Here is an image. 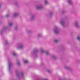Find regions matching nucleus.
<instances>
[{"instance_id": "393cba45", "label": "nucleus", "mask_w": 80, "mask_h": 80, "mask_svg": "<svg viewBox=\"0 0 80 80\" xmlns=\"http://www.w3.org/2000/svg\"><path fill=\"white\" fill-rule=\"evenodd\" d=\"M47 72H48L49 73H51L52 72L50 71L49 69H47L46 70Z\"/></svg>"}, {"instance_id": "7ed1b4c3", "label": "nucleus", "mask_w": 80, "mask_h": 80, "mask_svg": "<svg viewBox=\"0 0 80 80\" xmlns=\"http://www.w3.org/2000/svg\"><path fill=\"white\" fill-rule=\"evenodd\" d=\"M38 51L39 50L38 49H34L31 52V55L34 57V58H37L38 57L37 53L38 52Z\"/></svg>"}, {"instance_id": "bb28decb", "label": "nucleus", "mask_w": 80, "mask_h": 80, "mask_svg": "<svg viewBox=\"0 0 80 80\" xmlns=\"http://www.w3.org/2000/svg\"><path fill=\"white\" fill-rule=\"evenodd\" d=\"M77 39L78 40H79V41H80V36H78L77 38Z\"/></svg>"}, {"instance_id": "473e14b6", "label": "nucleus", "mask_w": 80, "mask_h": 80, "mask_svg": "<svg viewBox=\"0 0 80 80\" xmlns=\"http://www.w3.org/2000/svg\"><path fill=\"white\" fill-rule=\"evenodd\" d=\"M1 7H2V5H1V4H0V9L1 8Z\"/></svg>"}, {"instance_id": "423d86ee", "label": "nucleus", "mask_w": 80, "mask_h": 80, "mask_svg": "<svg viewBox=\"0 0 80 80\" xmlns=\"http://www.w3.org/2000/svg\"><path fill=\"white\" fill-rule=\"evenodd\" d=\"M24 45L23 43L20 42L18 44V49H23Z\"/></svg>"}, {"instance_id": "7c9ffc66", "label": "nucleus", "mask_w": 80, "mask_h": 80, "mask_svg": "<svg viewBox=\"0 0 80 80\" xmlns=\"http://www.w3.org/2000/svg\"><path fill=\"white\" fill-rule=\"evenodd\" d=\"M18 28V27L16 26L15 28V29L16 30H17V29Z\"/></svg>"}, {"instance_id": "5701e85b", "label": "nucleus", "mask_w": 80, "mask_h": 80, "mask_svg": "<svg viewBox=\"0 0 80 80\" xmlns=\"http://www.w3.org/2000/svg\"><path fill=\"white\" fill-rule=\"evenodd\" d=\"M54 42L55 43H58V40L56 39L54 40Z\"/></svg>"}, {"instance_id": "f257e3e1", "label": "nucleus", "mask_w": 80, "mask_h": 80, "mask_svg": "<svg viewBox=\"0 0 80 80\" xmlns=\"http://www.w3.org/2000/svg\"><path fill=\"white\" fill-rule=\"evenodd\" d=\"M15 72L16 75V77L18 80H20V79H21V78H22V79H24V78L25 77V74L23 71H22L20 73H20L19 72L18 69H16L15 70Z\"/></svg>"}, {"instance_id": "f8f14e48", "label": "nucleus", "mask_w": 80, "mask_h": 80, "mask_svg": "<svg viewBox=\"0 0 80 80\" xmlns=\"http://www.w3.org/2000/svg\"><path fill=\"white\" fill-rule=\"evenodd\" d=\"M53 14V11L50 12L49 13V15L50 17H52Z\"/></svg>"}, {"instance_id": "dca6fc26", "label": "nucleus", "mask_w": 80, "mask_h": 80, "mask_svg": "<svg viewBox=\"0 0 80 80\" xmlns=\"http://www.w3.org/2000/svg\"><path fill=\"white\" fill-rule=\"evenodd\" d=\"M41 53H44L46 51H45L44 49H41Z\"/></svg>"}, {"instance_id": "2f4dec72", "label": "nucleus", "mask_w": 80, "mask_h": 80, "mask_svg": "<svg viewBox=\"0 0 80 80\" xmlns=\"http://www.w3.org/2000/svg\"><path fill=\"white\" fill-rule=\"evenodd\" d=\"M61 48L62 49H63V48H64V46L63 45H62L61 46Z\"/></svg>"}, {"instance_id": "aec40b11", "label": "nucleus", "mask_w": 80, "mask_h": 80, "mask_svg": "<svg viewBox=\"0 0 80 80\" xmlns=\"http://www.w3.org/2000/svg\"><path fill=\"white\" fill-rule=\"evenodd\" d=\"M26 32L28 33H30L32 32V30H26Z\"/></svg>"}, {"instance_id": "c756f323", "label": "nucleus", "mask_w": 80, "mask_h": 80, "mask_svg": "<svg viewBox=\"0 0 80 80\" xmlns=\"http://www.w3.org/2000/svg\"><path fill=\"white\" fill-rule=\"evenodd\" d=\"M65 13V10H63L62 11V14H63L64 13Z\"/></svg>"}, {"instance_id": "39448f33", "label": "nucleus", "mask_w": 80, "mask_h": 80, "mask_svg": "<svg viewBox=\"0 0 80 80\" xmlns=\"http://www.w3.org/2000/svg\"><path fill=\"white\" fill-rule=\"evenodd\" d=\"M8 63L9 71L10 72H11V70L10 69L13 65V63H12V62L10 61V59H8Z\"/></svg>"}, {"instance_id": "ddd939ff", "label": "nucleus", "mask_w": 80, "mask_h": 80, "mask_svg": "<svg viewBox=\"0 0 80 80\" xmlns=\"http://www.w3.org/2000/svg\"><path fill=\"white\" fill-rule=\"evenodd\" d=\"M17 64L18 65L19 67L21 66V64H20V61H19L18 59H17Z\"/></svg>"}, {"instance_id": "b1692460", "label": "nucleus", "mask_w": 80, "mask_h": 80, "mask_svg": "<svg viewBox=\"0 0 80 80\" xmlns=\"http://www.w3.org/2000/svg\"><path fill=\"white\" fill-rule=\"evenodd\" d=\"M13 55L14 57H16V56H17V54L15 52H13Z\"/></svg>"}, {"instance_id": "4468645a", "label": "nucleus", "mask_w": 80, "mask_h": 80, "mask_svg": "<svg viewBox=\"0 0 80 80\" xmlns=\"http://www.w3.org/2000/svg\"><path fill=\"white\" fill-rule=\"evenodd\" d=\"M68 2L69 5H72V0H68Z\"/></svg>"}, {"instance_id": "4be33fe9", "label": "nucleus", "mask_w": 80, "mask_h": 80, "mask_svg": "<svg viewBox=\"0 0 80 80\" xmlns=\"http://www.w3.org/2000/svg\"><path fill=\"white\" fill-rule=\"evenodd\" d=\"M14 5L15 6H18V4L17 2H14Z\"/></svg>"}, {"instance_id": "c85d7f7f", "label": "nucleus", "mask_w": 80, "mask_h": 80, "mask_svg": "<svg viewBox=\"0 0 80 80\" xmlns=\"http://www.w3.org/2000/svg\"><path fill=\"white\" fill-rule=\"evenodd\" d=\"M6 17L7 18H8V17H9V14H8L6 15Z\"/></svg>"}, {"instance_id": "6ab92c4d", "label": "nucleus", "mask_w": 80, "mask_h": 80, "mask_svg": "<svg viewBox=\"0 0 80 80\" xmlns=\"http://www.w3.org/2000/svg\"><path fill=\"white\" fill-rule=\"evenodd\" d=\"M45 53H46V55L48 56L50 55V53H49V52L46 51L45 52Z\"/></svg>"}, {"instance_id": "6e6552de", "label": "nucleus", "mask_w": 80, "mask_h": 80, "mask_svg": "<svg viewBox=\"0 0 80 80\" xmlns=\"http://www.w3.org/2000/svg\"><path fill=\"white\" fill-rule=\"evenodd\" d=\"M35 19V15L34 14H32L30 18V21H34Z\"/></svg>"}, {"instance_id": "20e7f679", "label": "nucleus", "mask_w": 80, "mask_h": 80, "mask_svg": "<svg viewBox=\"0 0 80 80\" xmlns=\"http://www.w3.org/2000/svg\"><path fill=\"white\" fill-rule=\"evenodd\" d=\"M53 30L55 34H58L60 32V28L56 26H55L54 27V28Z\"/></svg>"}, {"instance_id": "0eeeda50", "label": "nucleus", "mask_w": 80, "mask_h": 80, "mask_svg": "<svg viewBox=\"0 0 80 80\" xmlns=\"http://www.w3.org/2000/svg\"><path fill=\"white\" fill-rule=\"evenodd\" d=\"M67 18H68L66 17L65 18V20H67ZM65 20L64 19H62L60 21V23L63 27H65Z\"/></svg>"}, {"instance_id": "9b49d317", "label": "nucleus", "mask_w": 80, "mask_h": 80, "mask_svg": "<svg viewBox=\"0 0 80 80\" xmlns=\"http://www.w3.org/2000/svg\"><path fill=\"white\" fill-rule=\"evenodd\" d=\"M64 68L65 69H66V70H69L70 72H73V69L69 67V66H66Z\"/></svg>"}, {"instance_id": "412c9836", "label": "nucleus", "mask_w": 80, "mask_h": 80, "mask_svg": "<svg viewBox=\"0 0 80 80\" xmlns=\"http://www.w3.org/2000/svg\"><path fill=\"white\" fill-rule=\"evenodd\" d=\"M44 3L45 5H48V1H47V0H45L44 1Z\"/></svg>"}, {"instance_id": "a211bd4d", "label": "nucleus", "mask_w": 80, "mask_h": 80, "mask_svg": "<svg viewBox=\"0 0 80 80\" xmlns=\"http://www.w3.org/2000/svg\"><path fill=\"white\" fill-rule=\"evenodd\" d=\"M37 37H38L39 38H41L42 37V34H38L37 35Z\"/></svg>"}, {"instance_id": "f3484780", "label": "nucleus", "mask_w": 80, "mask_h": 80, "mask_svg": "<svg viewBox=\"0 0 80 80\" xmlns=\"http://www.w3.org/2000/svg\"><path fill=\"white\" fill-rule=\"evenodd\" d=\"M18 13H15L14 14V17H17V16H18Z\"/></svg>"}, {"instance_id": "1a4fd4ad", "label": "nucleus", "mask_w": 80, "mask_h": 80, "mask_svg": "<svg viewBox=\"0 0 80 80\" xmlns=\"http://www.w3.org/2000/svg\"><path fill=\"white\" fill-rule=\"evenodd\" d=\"M36 8L37 10H42V9H43V6H42V5L40 4L37 6Z\"/></svg>"}, {"instance_id": "2eb2a0df", "label": "nucleus", "mask_w": 80, "mask_h": 80, "mask_svg": "<svg viewBox=\"0 0 80 80\" xmlns=\"http://www.w3.org/2000/svg\"><path fill=\"white\" fill-rule=\"evenodd\" d=\"M52 58L53 59V60H56L57 58V57L55 55H52Z\"/></svg>"}, {"instance_id": "f03ea898", "label": "nucleus", "mask_w": 80, "mask_h": 80, "mask_svg": "<svg viewBox=\"0 0 80 80\" xmlns=\"http://www.w3.org/2000/svg\"><path fill=\"white\" fill-rule=\"evenodd\" d=\"M9 26H5L4 27L2 30L0 32V34H2L4 32H5L7 30V29L9 28L10 27H12L13 25V23H9L8 24Z\"/></svg>"}, {"instance_id": "a878e982", "label": "nucleus", "mask_w": 80, "mask_h": 80, "mask_svg": "<svg viewBox=\"0 0 80 80\" xmlns=\"http://www.w3.org/2000/svg\"><path fill=\"white\" fill-rule=\"evenodd\" d=\"M5 42H6L5 45H8V44H9V43H8V41H6Z\"/></svg>"}, {"instance_id": "cd10ccee", "label": "nucleus", "mask_w": 80, "mask_h": 80, "mask_svg": "<svg viewBox=\"0 0 80 80\" xmlns=\"http://www.w3.org/2000/svg\"><path fill=\"white\" fill-rule=\"evenodd\" d=\"M28 62V61L27 60L24 61V62L25 63H27Z\"/></svg>"}, {"instance_id": "9d476101", "label": "nucleus", "mask_w": 80, "mask_h": 80, "mask_svg": "<svg viewBox=\"0 0 80 80\" xmlns=\"http://www.w3.org/2000/svg\"><path fill=\"white\" fill-rule=\"evenodd\" d=\"M74 26L77 28H79L80 27V25L79 24V22L78 21H76L74 23Z\"/></svg>"}, {"instance_id": "72a5a7b5", "label": "nucleus", "mask_w": 80, "mask_h": 80, "mask_svg": "<svg viewBox=\"0 0 80 80\" xmlns=\"http://www.w3.org/2000/svg\"><path fill=\"white\" fill-rule=\"evenodd\" d=\"M1 24H2V22L0 21V25H1Z\"/></svg>"}]
</instances>
